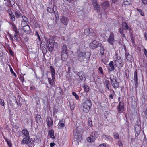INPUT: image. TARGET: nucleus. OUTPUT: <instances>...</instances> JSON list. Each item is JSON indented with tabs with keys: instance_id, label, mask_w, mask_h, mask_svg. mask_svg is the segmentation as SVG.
Returning a JSON list of instances; mask_svg holds the SVG:
<instances>
[{
	"instance_id": "4c0bfd02",
	"label": "nucleus",
	"mask_w": 147,
	"mask_h": 147,
	"mask_svg": "<svg viewBox=\"0 0 147 147\" xmlns=\"http://www.w3.org/2000/svg\"><path fill=\"white\" fill-rule=\"evenodd\" d=\"M9 68L10 69V71L11 73L13 74L15 76V77H16V74L14 72L13 69L10 65L9 66Z\"/></svg>"
},
{
	"instance_id": "79ce46f5",
	"label": "nucleus",
	"mask_w": 147,
	"mask_h": 147,
	"mask_svg": "<svg viewBox=\"0 0 147 147\" xmlns=\"http://www.w3.org/2000/svg\"><path fill=\"white\" fill-rule=\"evenodd\" d=\"M137 11L139 12L140 14L142 16H144V13L142 11V10L141 9H137Z\"/></svg>"
},
{
	"instance_id": "4be33fe9",
	"label": "nucleus",
	"mask_w": 147,
	"mask_h": 147,
	"mask_svg": "<svg viewBox=\"0 0 147 147\" xmlns=\"http://www.w3.org/2000/svg\"><path fill=\"white\" fill-rule=\"evenodd\" d=\"M22 138H23V139L21 141L22 144H27L29 141L30 137H26Z\"/></svg>"
},
{
	"instance_id": "72a5a7b5",
	"label": "nucleus",
	"mask_w": 147,
	"mask_h": 147,
	"mask_svg": "<svg viewBox=\"0 0 147 147\" xmlns=\"http://www.w3.org/2000/svg\"><path fill=\"white\" fill-rule=\"evenodd\" d=\"M48 81L49 84L53 86L54 84V80H52L53 81H52V79L50 78H48Z\"/></svg>"
},
{
	"instance_id": "f257e3e1",
	"label": "nucleus",
	"mask_w": 147,
	"mask_h": 147,
	"mask_svg": "<svg viewBox=\"0 0 147 147\" xmlns=\"http://www.w3.org/2000/svg\"><path fill=\"white\" fill-rule=\"evenodd\" d=\"M46 45L49 51L51 52L53 51L54 46L56 48H57L58 47V44L55 42L51 38L49 39L47 41Z\"/></svg>"
},
{
	"instance_id": "6e6d98bb",
	"label": "nucleus",
	"mask_w": 147,
	"mask_h": 147,
	"mask_svg": "<svg viewBox=\"0 0 147 147\" xmlns=\"http://www.w3.org/2000/svg\"><path fill=\"white\" fill-rule=\"evenodd\" d=\"M0 103L2 106H4V101L3 100L1 99L0 100Z\"/></svg>"
},
{
	"instance_id": "9b49d317",
	"label": "nucleus",
	"mask_w": 147,
	"mask_h": 147,
	"mask_svg": "<svg viewBox=\"0 0 147 147\" xmlns=\"http://www.w3.org/2000/svg\"><path fill=\"white\" fill-rule=\"evenodd\" d=\"M65 123L64 119L60 120L57 125L58 128L61 129L64 127H65Z\"/></svg>"
},
{
	"instance_id": "680f3d73",
	"label": "nucleus",
	"mask_w": 147,
	"mask_h": 147,
	"mask_svg": "<svg viewBox=\"0 0 147 147\" xmlns=\"http://www.w3.org/2000/svg\"><path fill=\"white\" fill-rule=\"evenodd\" d=\"M36 33H37V35L38 37V38L39 39V40L40 41V37L39 35V34H38V32H36Z\"/></svg>"
},
{
	"instance_id": "6e6552de",
	"label": "nucleus",
	"mask_w": 147,
	"mask_h": 147,
	"mask_svg": "<svg viewBox=\"0 0 147 147\" xmlns=\"http://www.w3.org/2000/svg\"><path fill=\"white\" fill-rule=\"evenodd\" d=\"M115 41L114 33L113 32H111L107 40V42L110 44L112 45Z\"/></svg>"
},
{
	"instance_id": "c756f323",
	"label": "nucleus",
	"mask_w": 147,
	"mask_h": 147,
	"mask_svg": "<svg viewBox=\"0 0 147 147\" xmlns=\"http://www.w3.org/2000/svg\"><path fill=\"white\" fill-rule=\"evenodd\" d=\"M135 132L138 133L140 132L141 128L140 126L138 125H136L135 126Z\"/></svg>"
},
{
	"instance_id": "39448f33",
	"label": "nucleus",
	"mask_w": 147,
	"mask_h": 147,
	"mask_svg": "<svg viewBox=\"0 0 147 147\" xmlns=\"http://www.w3.org/2000/svg\"><path fill=\"white\" fill-rule=\"evenodd\" d=\"M84 34L88 36H92L95 37L96 35V31L92 29H86L85 30Z\"/></svg>"
},
{
	"instance_id": "864d4df0",
	"label": "nucleus",
	"mask_w": 147,
	"mask_h": 147,
	"mask_svg": "<svg viewBox=\"0 0 147 147\" xmlns=\"http://www.w3.org/2000/svg\"><path fill=\"white\" fill-rule=\"evenodd\" d=\"M92 3L93 5H94V3L96 4L97 3L96 0H91Z\"/></svg>"
},
{
	"instance_id": "2eb2a0df",
	"label": "nucleus",
	"mask_w": 147,
	"mask_h": 147,
	"mask_svg": "<svg viewBox=\"0 0 147 147\" xmlns=\"http://www.w3.org/2000/svg\"><path fill=\"white\" fill-rule=\"evenodd\" d=\"M46 123L49 127H51L53 124V121L51 118L49 116H48L46 119Z\"/></svg>"
},
{
	"instance_id": "7ed1b4c3",
	"label": "nucleus",
	"mask_w": 147,
	"mask_h": 147,
	"mask_svg": "<svg viewBox=\"0 0 147 147\" xmlns=\"http://www.w3.org/2000/svg\"><path fill=\"white\" fill-rule=\"evenodd\" d=\"M98 136V134L97 132H92L90 136L87 138V140L89 142L93 143L96 140Z\"/></svg>"
},
{
	"instance_id": "58836bf2",
	"label": "nucleus",
	"mask_w": 147,
	"mask_h": 147,
	"mask_svg": "<svg viewBox=\"0 0 147 147\" xmlns=\"http://www.w3.org/2000/svg\"><path fill=\"white\" fill-rule=\"evenodd\" d=\"M123 29L122 28H120L119 29V32L124 37H125V35L124 34Z\"/></svg>"
},
{
	"instance_id": "c85d7f7f",
	"label": "nucleus",
	"mask_w": 147,
	"mask_h": 147,
	"mask_svg": "<svg viewBox=\"0 0 147 147\" xmlns=\"http://www.w3.org/2000/svg\"><path fill=\"white\" fill-rule=\"evenodd\" d=\"M83 87L84 89V92H88L89 91L90 89L88 85L85 84L83 85Z\"/></svg>"
},
{
	"instance_id": "13d9d810",
	"label": "nucleus",
	"mask_w": 147,
	"mask_h": 147,
	"mask_svg": "<svg viewBox=\"0 0 147 147\" xmlns=\"http://www.w3.org/2000/svg\"><path fill=\"white\" fill-rule=\"evenodd\" d=\"M15 34L14 35V38L16 40H17L18 39V36L16 34Z\"/></svg>"
},
{
	"instance_id": "a18cd8bd",
	"label": "nucleus",
	"mask_w": 147,
	"mask_h": 147,
	"mask_svg": "<svg viewBox=\"0 0 147 147\" xmlns=\"http://www.w3.org/2000/svg\"><path fill=\"white\" fill-rule=\"evenodd\" d=\"M13 27L14 30L15 32V34H18V32L16 28L15 25H13Z\"/></svg>"
},
{
	"instance_id": "ea45409f",
	"label": "nucleus",
	"mask_w": 147,
	"mask_h": 147,
	"mask_svg": "<svg viewBox=\"0 0 147 147\" xmlns=\"http://www.w3.org/2000/svg\"><path fill=\"white\" fill-rule=\"evenodd\" d=\"M72 94V95L75 96L76 99L77 100L79 99V97L78 95L75 92H73Z\"/></svg>"
},
{
	"instance_id": "c03bdc74",
	"label": "nucleus",
	"mask_w": 147,
	"mask_h": 147,
	"mask_svg": "<svg viewBox=\"0 0 147 147\" xmlns=\"http://www.w3.org/2000/svg\"><path fill=\"white\" fill-rule=\"evenodd\" d=\"M10 16L11 20L13 21H15V17L13 14L11 15Z\"/></svg>"
},
{
	"instance_id": "e433bc0d",
	"label": "nucleus",
	"mask_w": 147,
	"mask_h": 147,
	"mask_svg": "<svg viewBox=\"0 0 147 147\" xmlns=\"http://www.w3.org/2000/svg\"><path fill=\"white\" fill-rule=\"evenodd\" d=\"M15 14L17 18H19L21 16V14L19 11H16Z\"/></svg>"
},
{
	"instance_id": "a878e982",
	"label": "nucleus",
	"mask_w": 147,
	"mask_h": 147,
	"mask_svg": "<svg viewBox=\"0 0 147 147\" xmlns=\"http://www.w3.org/2000/svg\"><path fill=\"white\" fill-rule=\"evenodd\" d=\"M134 79L135 81V84L136 86L138 84V78L137 76V72L136 71L134 74Z\"/></svg>"
},
{
	"instance_id": "8fccbe9b",
	"label": "nucleus",
	"mask_w": 147,
	"mask_h": 147,
	"mask_svg": "<svg viewBox=\"0 0 147 147\" xmlns=\"http://www.w3.org/2000/svg\"><path fill=\"white\" fill-rule=\"evenodd\" d=\"M106 83V86L107 87L108 90H109V88L108 87V85L109 83V81L107 80H106L105 82Z\"/></svg>"
},
{
	"instance_id": "4468645a",
	"label": "nucleus",
	"mask_w": 147,
	"mask_h": 147,
	"mask_svg": "<svg viewBox=\"0 0 147 147\" xmlns=\"http://www.w3.org/2000/svg\"><path fill=\"white\" fill-rule=\"evenodd\" d=\"M29 132L28 130L26 129H24L22 131V134L20 135V136L22 137H29Z\"/></svg>"
},
{
	"instance_id": "f3484780",
	"label": "nucleus",
	"mask_w": 147,
	"mask_h": 147,
	"mask_svg": "<svg viewBox=\"0 0 147 147\" xmlns=\"http://www.w3.org/2000/svg\"><path fill=\"white\" fill-rule=\"evenodd\" d=\"M109 3L107 1H105L102 3L101 5L102 9L104 10L107 9L109 7Z\"/></svg>"
},
{
	"instance_id": "f704fd0d",
	"label": "nucleus",
	"mask_w": 147,
	"mask_h": 147,
	"mask_svg": "<svg viewBox=\"0 0 147 147\" xmlns=\"http://www.w3.org/2000/svg\"><path fill=\"white\" fill-rule=\"evenodd\" d=\"M88 125L91 127H92L93 126L92 121L90 118H89L88 119Z\"/></svg>"
},
{
	"instance_id": "cd10ccee",
	"label": "nucleus",
	"mask_w": 147,
	"mask_h": 147,
	"mask_svg": "<svg viewBox=\"0 0 147 147\" xmlns=\"http://www.w3.org/2000/svg\"><path fill=\"white\" fill-rule=\"evenodd\" d=\"M94 9L95 10L97 11H99L100 10V5L97 3L96 4L94 3V5H93Z\"/></svg>"
},
{
	"instance_id": "b1692460",
	"label": "nucleus",
	"mask_w": 147,
	"mask_h": 147,
	"mask_svg": "<svg viewBox=\"0 0 147 147\" xmlns=\"http://www.w3.org/2000/svg\"><path fill=\"white\" fill-rule=\"evenodd\" d=\"M114 69V67L113 65V62L111 61L109 63V70L110 71H113Z\"/></svg>"
},
{
	"instance_id": "3c124183",
	"label": "nucleus",
	"mask_w": 147,
	"mask_h": 147,
	"mask_svg": "<svg viewBox=\"0 0 147 147\" xmlns=\"http://www.w3.org/2000/svg\"><path fill=\"white\" fill-rule=\"evenodd\" d=\"M144 52L145 56L147 57V50L145 49L144 48L143 50Z\"/></svg>"
},
{
	"instance_id": "4d7b16f0",
	"label": "nucleus",
	"mask_w": 147,
	"mask_h": 147,
	"mask_svg": "<svg viewBox=\"0 0 147 147\" xmlns=\"http://www.w3.org/2000/svg\"><path fill=\"white\" fill-rule=\"evenodd\" d=\"M106 144L105 143L102 144L100 145L98 147H105L106 146Z\"/></svg>"
},
{
	"instance_id": "0eeeda50",
	"label": "nucleus",
	"mask_w": 147,
	"mask_h": 147,
	"mask_svg": "<svg viewBox=\"0 0 147 147\" xmlns=\"http://www.w3.org/2000/svg\"><path fill=\"white\" fill-rule=\"evenodd\" d=\"M114 62L117 67H121V60L120 57H118L117 55L114 56Z\"/></svg>"
},
{
	"instance_id": "1a4fd4ad",
	"label": "nucleus",
	"mask_w": 147,
	"mask_h": 147,
	"mask_svg": "<svg viewBox=\"0 0 147 147\" xmlns=\"http://www.w3.org/2000/svg\"><path fill=\"white\" fill-rule=\"evenodd\" d=\"M101 45V44L99 43L98 42L94 40L90 43V47L91 48L95 49L100 46Z\"/></svg>"
},
{
	"instance_id": "412c9836",
	"label": "nucleus",
	"mask_w": 147,
	"mask_h": 147,
	"mask_svg": "<svg viewBox=\"0 0 147 147\" xmlns=\"http://www.w3.org/2000/svg\"><path fill=\"white\" fill-rule=\"evenodd\" d=\"M122 26L123 29L130 31L131 28L129 27L127 24L125 22H123L122 24Z\"/></svg>"
},
{
	"instance_id": "5fc2aeb1",
	"label": "nucleus",
	"mask_w": 147,
	"mask_h": 147,
	"mask_svg": "<svg viewBox=\"0 0 147 147\" xmlns=\"http://www.w3.org/2000/svg\"><path fill=\"white\" fill-rule=\"evenodd\" d=\"M142 2L144 5L147 4V0H141Z\"/></svg>"
},
{
	"instance_id": "2f4dec72",
	"label": "nucleus",
	"mask_w": 147,
	"mask_h": 147,
	"mask_svg": "<svg viewBox=\"0 0 147 147\" xmlns=\"http://www.w3.org/2000/svg\"><path fill=\"white\" fill-rule=\"evenodd\" d=\"M102 137L106 140H108L110 139L111 137L110 136L103 134L102 135Z\"/></svg>"
},
{
	"instance_id": "774afa93",
	"label": "nucleus",
	"mask_w": 147,
	"mask_h": 147,
	"mask_svg": "<svg viewBox=\"0 0 147 147\" xmlns=\"http://www.w3.org/2000/svg\"><path fill=\"white\" fill-rule=\"evenodd\" d=\"M145 115H146V117L147 119V109H146V112H145Z\"/></svg>"
},
{
	"instance_id": "bf43d9fd",
	"label": "nucleus",
	"mask_w": 147,
	"mask_h": 147,
	"mask_svg": "<svg viewBox=\"0 0 147 147\" xmlns=\"http://www.w3.org/2000/svg\"><path fill=\"white\" fill-rule=\"evenodd\" d=\"M55 144L54 143H50V147H53Z\"/></svg>"
},
{
	"instance_id": "423d86ee",
	"label": "nucleus",
	"mask_w": 147,
	"mask_h": 147,
	"mask_svg": "<svg viewBox=\"0 0 147 147\" xmlns=\"http://www.w3.org/2000/svg\"><path fill=\"white\" fill-rule=\"evenodd\" d=\"M89 54L88 53L86 52H80L78 56V59L81 62L86 59V55Z\"/></svg>"
},
{
	"instance_id": "473e14b6",
	"label": "nucleus",
	"mask_w": 147,
	"mask_h": 147,
	"mask_svg": "<svg viewBox=\"0 0 147 147\" xmlns=\"http://www.w3.org/2000/svg\"><path fill=\"white\" fill-rule=\"evenodd\" d=\"M47 10L48 13H51L54 12L53 9L51 8L50 7H48L47 8Z\"/></svg>"
},
{
	"instance_id": "ddd939ff",
	"label": "nucleus",
	"mask_w": 147,
	"mask_h": 147,
	"mask_svg": "<svg viewBox=\"0 0 147 147\" xmlns=\"http://www.w3.org/2000/svg\"><path fill=\"white\" fill-rule=\"evenodd\" d=\"M36 120L38 124L41 125L43 123V121L41 118V116L38 114L36 115Z\"/></svg>"
},
{
	"instance_id": "69168bd1",
	"label": "nucleus",
	"mask_w": 147,
	"mask_h": 147,
	"mask_svg": "<svg viewBox=\"0 0 147 147\" xmlns=\"http://www.w3.org/2000/svg\"><path fill=\"white\" fill-rule=\"evenodd\" d=\"M140 132H135V136H138L139 134L140 133Z\"/></svg>"
},
{
	"instance_id": "37998d69",
	"label": "nucleus",
	"mask_w": 147,
	"mask_h": 147,
	"mask_svg": "<svg viewBox=\"0 0 147 147\" xmlns=\"http://www.w3.org/2000/svg\"><path fill=\"white\" fill-rule=\"evenodd\" d=\"M131 56L129 54H128L127 56L126 59L128 60H130L131 59Z\"/></svg>"
},
{
	"instance_id": "9d476101",
	"label": "nucleus",
	"mask_w": 147,
	"mask_h": 147,
	"mask_svg": "<svg viewBox=\"0 0 147 147\" xmlns=\"http://www.w3.org/2000/svg\"><path fill=\"white\" fill-rule=\"evenodd\" d=\"M111 82V84L114 88H117L119 86V83L117 82L116 79L114 78H110Z\"/></svg>"
},
{
	"instance_id": "5701e85b",
	"label": "nucleus",
	"mask_w": 147,
	"mask_h": 147,
	"mask_svg": "<svg viewBox=\"0 0 147 147\" xmlns=\"http://www.w3.org/2000/svg\"><path fill=\"white\" fill-rule=\"evenodd\" d=\"M23 29L24 32L27 34L30 33L31 32L30 28L28 25L24 26Z\"/></svg>"
},
{
	"instance_id": "bb28decb",
	"label": "nucleus",
	"mask_w": 147,
	"mask_h": 147,
	"mask_svg": "<svg viewBox=\"0 0 147 147\" xmlns=\"http://www.w3.org/2000/svg\"><path fill=\"white\" fill-rule=\"evenodd\" d=\"M68 53H61V58L63 61H65L68 57Z\"/></svg>"
},
{
	"instance_id": "20e7f679",
	"label": "nucleus",
	"mask_w": 147,
	"mask_h": 147,
	"mask_svg": "<svg viewBox=\"0 0 147 147\" xmlns=\"http://www.w3.org/2000/svg\"><path fill=\"white\" fill-rule=\"evenodd\" d=\"M92 105L90 100H87L84 104L83 111L85 113H87L89 111Z\"/></svg>"
},
{
	"instance_id": "0e129e2a",
	"label": "nucleus",
	"mask_w": 147,
	"mask_h": 147,
	"mask_svg": "<svg viewBox=\"0 0 147 147\" xmlns=\"http://www.w3.org/2000/svg\"><path fill=\"white\" fill-rule=\"evenodd\" d=\"M109 97V98L111 99H113V95L111 94L110 95Z\"/></svg>"
},
{
	"instance_id": "aec40b11",
	"label": "nucleus",
	"mask_w": 147,
	"mask_h": 147,
	"mask_svg": "<svg viewBox=\"0 0 147 147\" xmlns=\"http://www.w3.org/2000/svg\"><path fill=\"white\" fill-rule=\"evenodd\" d=\"M52 79L54 80L55 79V72L54 68L51 66L50 67Z\"/></svg>"
},
{
	"instance_id": "a211bd4d",
	"label": "nucleus",
	"mask_w": 147,
	"mask_h": 147,
	"mask_svg": "<svg viewBox=\"0 0 147 147\" xmlns=\"http://www.w3.org/2000/svg\"><path fill=\"white\" fill-rule=\"evenodd\" d=\"M77 75L79 76L80 80H84L85 79V76L84 72H78Z\"/></svg>"
},
{
	"instance_id": "de8ad7c7",
	"label": "nucleus",
	"mask_w": 147,
	"mask_h": 147,
	"mask_svg": "<svg viewBox=\"0 0 147 147\" xmlns=\"http://www.w3.org/2000/svg\"><path fill=\"white\" fill-rule=\"evenodd\" d=\"M22 18L23 20V21H24L25 22H26L27 21V18L25 16H22Z\"/></svg>"
},
{
	"instance_id": "393cba45",
	"label": "nucleus",
	"mask_w": 147,
	"mask_h": 147,
	"mask_svg": "<svg viewBox=\"0 0 147 147\" xmlns=\"http://www.w3.org/2000/svg\"><path fill=\"white\" fill-rule=\"evenodd\" d=\"M68 53L67 48L66 46L63 44L62 47L61 53Z\"/></svg>"
},
{
	"instance_id": "09e8293b",
	"label": "nucleus",
	"mask_w": 147,
	"mask_h": 147,
	"mask_svg": "<svg viewBox=\"0 0 147 147\" xmlns=\"http://www.w3.org/2000/svg\"><path fill=\"white\" fill-rule=\"evenodd\" d=\"M98 70L100 73L102 74H103L104 73L102 67H100L98 68Z\"/></svg>"
},
{
	"instance_id": "338daca9",
	"label": "nucleus",
	"mask_w": 147,
	"mask_h": 147,
	"mask_svg": "<svg viewBox=\"0 0 147 147\" xmlns=\"http://www.w3.org/2000/svg\"><path fill=\"white\" fill-rule=\"evenodd\" d=\"M117 1V0H112V1L113 3H115Z\"/></svg>"
},
{
	"instance_id": "c9c22d12",
	"label": "nucleus",
	"mask_w": 147,
	"mask_h": 147,
	"mask_svg": "<svg viewBox=\"0 0 147 147\" xmlns=\"http://www.w3.org/2000/svg\"><path fill=\"white\" fill-rule=\"evenodd\" d=\"M100 51L101 54L103 55H104V48L103 46H101L100 48Z\"/></svg>"
},
{
	"instance_id": "052dcab7",
	"label": "nucleus",
	"mask_w": 147,
	"mask_h": 147,
	"mask_svg": "<svg viewBox=\"0 0 147 147\" xmlns=\"http://www.w3.org/2000/svg\"><path fill=\"white\" fill-rule=\"evenodd\" d=\"M7 144H8V145L9 147H11L12 145H11V144L10 142H7Z\"/></svg>"
},
{
	"instance_id": "dca6fc26",
	"label": "nucleus",
	"mask_w": 147,
	"mask_h": 147,
	"mask_svg": "<svg viewBox=\"0 0 147 147\" xmlns=\"http://www.w3.org/2000/svg\"><path fill=\"white\" fill-rule=\"evenodd\" d=\"M69 21L68 18L67 17L63 16L61 19V22L63 24L66 26L67 25Z\"/></svg>"
},
{
	"instance_id": "a19ab883",
	"label": "nucleus",
	"mask_w": 147,
	"mask_h": 147,
	"mask_svg": "<svg viewBox=\"0 0 147 147\" xmlns=\"http://www.w3.org/2000/svg\"><path fill=\"white\" fill-rule=\"evenodd\" d=\"M114 137L116 139H118L119 138V136L118 133H114Z\"/></svg>"
},
{
	"instance_id": "e2e57ef3",
	"label": "nucleus",
	"mask_w": 147,
	"mask_h": 147,
	"mask_svg": "<svg viewBox=\"0 0 147 147\" xmlns=\"http://www.w3.org/2000/svg\"><path fill=\"white\" fill-rule=\"evenodd\" d=\"M144 36L146 39H147V32L145 33Z\"/></svg>"
},
{
	"instance_id": "603ef678",
	"label": "nucleus",
	"mask_w": 147,
	"mask_h": 147,
	"mask_svg": "<svg viewBox=\"0 0 147 147\" xmlns=\"http://www.w3.org/2000/svg\"><path fill=\"white\" fill-rule=\"evenodd\" d=\"M7 12L9 16H10L11 15H12L13 14V13L12 12L11 10L10 9H9L7 10Z\"/></svg>"
},
{
	"instance_id": "49530a36",
	"label": "nucleus",
	"mask_w": 147,
	"mask_h": 147,
	"mask_svg": "<svg viewBox=\"0 0 147 147\" xmlns=\"http://www.w3.org/2000/svg\"><path fill=\"white\" fill-rule=\"evenodd\" d=\"M70 107L72 110H73L75 108V106L74 104L71 103L70 104Z\"/></svg>"
},
{
	"instance_id": "6ab92c4d",
	"label": "nucleus",
	"mask_w": 147,
	"mask_h": 147,
	"mask_svg": "<svg viewBox=\"0 0 147 147\" xmlns=\"http://www.w3.org/2000/svg\"><path fill=\"white\" fill-rule=\"evenodd\" d=\"M131 3V0H124L122 3V6L123 7H125L130 5Z\"/></svg>"
},
{
	"instance_id": "f8f14e48",
	"label": "nucleus",
	"mask_w": 147,
	"mask_h": 147,
	"mask_svg": "<svg viewBox=\"0 0 147 147\" xmlns=\"http://www.w3.org/2000/svg\"><path fill=\"white\" fill-rule=\"evenodd\" d=\"M118 111L119 113H122L124 110V105L123 102H120L117 108Z\"/></svg>"
},
{
	"instance_id": "f03ea898",
	"label": "nucleus",
	"mask_w": 147,
	"mask_h": 147,
	"mask_svg": "<svg viewBox=\"0 0 147 147\" xmlns=\"http://www.w3.org/2000/svg\"><path fill=\"white\" fill-rule=\"evenodd\" d=\"M74 142L77 145H78L82 140V134L79 132V130L77 128L74 131Z\"/></svg>"
},
{
	"instance_id": "7c9ffc66",
	"label": "nucleus",
	"mask_w": 147,
	"mask_h": 147,
	"mask_svg": "<svg viewBox=\"0 0 147 147\" xmlns=\"http://www.w3.org/2000/svg\"><path fill=\"white\" fill-rule=\"evenodd\" d=\"M49 134L50 135L51 138H55V137L54 136V131L53 130H50L49 132Z\"/></svg>"
}]
</instances>
